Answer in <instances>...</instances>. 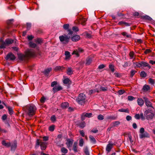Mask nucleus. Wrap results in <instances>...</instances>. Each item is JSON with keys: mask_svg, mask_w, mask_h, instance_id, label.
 <instances>
[{"mask_svg": "<svg viewBox=\"0 0 155 155\" xmlns=\"http://www.w3.org/2000/svg\"><path fill=\"white\" fill-rule=\"evenodd\" d=\"M144 115L147 120L152 119L154 116V114L151 111L149 110L145 111L144 113Z\"/></svg>", "mask_w": 155, "mask_h": 155, "instance_id": "6e6552de", "label": "nucleus"}, {"mask_svg": "<svg viewBox=\"0 0 155 155\" xmlns=\"http://www.w3.org/2000/svg\"><path fill=\"white\" fill-rule=\"evenodd\" d=\"M51 120L52 121H54L56 120V117L54 115L52 116L51 118Z\"/></svg>", "mask_w": 155, "mask_h": 155, "instance_id": "864d4df0", "label": "nucleus"}, {"mask_svg": "<svg viewBox=\"0 0 155 155\" xmlns=\"http://www.w3.org/2000/svg\"><path fill=\"white\" fill-rule=\"evenodd\" d=\"M7 118V116L6 114H4L2 116V119L3 120H6Z\"/></svg>", "mask_w": 155, "mask_h": 155, "instance_id": "338daca9", "label": "nucleus"}, {"mask_svg": "<svg viewBox=\"0 0 155 155\" xmlns=\"http://www.w3.org/2000/svg\"><path fill=\"white\" fill-rule=\"evenodd\" d=\"M34 38V37L32 35L28 36V40H31Z\"/></svg>", "mask_w": 155, "mask_h": 155, "instance_id": "774afa93", "label": "nucleus"}, {"mask_svg": "<svg viewBox=\"0 0 155 155\" xmlns=\"http://www.w3.org/2000/svg\"><path fill=\"white\" fill-rule=\"evenodd\" d=\"M35 54V52L33 50L28 49L25 51V54H18V57L20 60L23 61L27 60L30 57L34 56Z\"/></svg>", "mask_w": 155, "mask_h": 155, "instance_id": "f257e3e1", "label": "nucleus"}, {"mask_svg": "<svg viewBox=\"0 0 155 155\" xmlns=\"http://www.w3.org/2000/svg\"><path fill=\"white\" fill-rule=\"evenodd\" d=\"M79 126L80 127L83 128L85 126V123L84 122H82L80 124Z\"/></svg>", "mask_w": 155, "mask_h": 155, "instance_id": "ea45409f", "label": "nucleus"}, {"mask_svg": "<svg viewBox=\"0 0 155 155\" xmlns=\"http://www.w3.org/2000/svg\"><path fill=\"white\" fill-rule=\"evenodd\" d=\"M73 140L72 139H68L67 140L66 144L68 147H71L73 143Z\"/></svg>", "mask_w": 155, "mask_h": 155, "instance_id": "f3484780", "label": "nucleus"}, {"mask_svg": "<svg viewBox=\"0 0 155 155\" xmlns=\"http://www.w3.org/2000/svg\"><path fill=\"white\" fill-rule=\"evenodd\" d=\"M97 118L98 120H103L104 119V116L101 115H99L98 116Z\"/></svg>", "mask_w": 155, "mask_h": 155, "instance_id": "3c124183", "label": "nucleus"}, {"mask_svg": "<svg viewBox=\"0 0 155 155\" xmlns=\"http://www.w3.org/2000/svg\"><path fill=\"white\" fill-rule=\"evenodd\" d=\"M63 82L65 84H70L71 83V81L68 78H66L63 80Z\"/></svg>", "mask_w": 155, "mask_h": 155, "instance_id": "a878e982", "label": "nucleus"}, {"mask_svg": "<svg viewBox=\"0 0 155 155\" xmlns=\"http://www.w3.org/2000/svg\"><path fill=\"white\" fill-rule=\"evenodd\" d=\"M92 114L91 113H84L81 116V119L82 120H84L85 119V117H92Z\"/></svg>", "mask_w": 155, "mask_h": 155, "instance_id": "9d476101", "label": "nucleus"}, {"mask_svg": "<svg viewBox=\"0 0 155 155\" xmlns=\"http://www.w3.org/2000/svg\"><path fill=\"white\" fill-rule=\"evenodd\" d=\"M143 98L145 101V104L147 106L152 107L151 103L149 101L148 99L146 97H144Z\"/></svg>", "mask_w": 155, "mask_h": 155, "instance_id": "9b49d317", "label": "nucleus"}, {"mask_svg": "<svg viewBox=\"0 0 155 155\" xmlns=\"http://www.w3.org/2000/svg\"><path fill=\"white\" fill-rule=\"evenodd\" d=\"M51 70V68H48L46 69H45L44 71V73L46 75H47L48 74L50 71Z\"/></svg>", "mask_w": 155, "mask_h": 155, "instance_id": "2f4dec72", "label": "nucleus"}, {"mask_svg": "<svg viewBox=\"0 0 155 155\" xmlns=\"http://www.w3.org/2000/svg\"><path fill=\"white\" fill-rule=\"evenodd\" d=\"M150 89V87L148 85H145L142 88L144 92L149 91Z\"/></svg>", "mask_w": 155, "mask_h": 155, "instance_id": "412c9836", "label": "nucleus"}, {"mask_svg": "<svg viewBox=\"0 0 155 155\" xmlns=\"http://www.w3.org/2000/svg\"><path fill=\"white\" fill-rule=\"evenodd\" d=\"M83 50L81 48H79L78 50L74 51L72 54H75L77 57L79 56V54L80 53L82 52L83 51Z\"/></svg>", "mask_w": 155, "mask_h": 155, "instance_id": "ddd939ff", "label": "nucleus"}, {"mask_svg": "<svg viewBox=\"0 0 155 155\" xmlns=\"http://www.w3.org/2000/svg\"><path fill=\"white\" fill-rule=\"evenodd\" d=\"M140 75L142 77H145L146 76L147 74L144 71H142L140 74Z\"/></svg>", "mask_w": 155, "mask_h": 155, "instance_id": "f704fd0d", "label": "nucleus"}, {"mask_svg": "<svg viewBox=\"0 0 155 155\" xmlns=\"http://www.w3.org/2000/svg\"><path fill=\"white\" fill-rule=\"evenodd\" d=\"M124 92H125V91L124 90H120L118 91V93L120 95H121V94H123Z\"/></svg>", "mask_w": 155, "mask_h": 155, "instance_id": "6e6d98bb", "label": "nucleus"}, {"mask_svg": "<svg viewBox=\"0 0 155 155\" xmlns=\"http://www.w3.org/2000/svg\"><path fill=\"white\" fill-rule=\"evenodd\" d=\"M62 89V87L59 85H57L55 86L53 88V90L54 93L60 91Z\"/></svg>", "mask_w": 155, "mask_h": 155, "instance_id": "f8f14e48", "label": "nucleus"}, {"mask_svg": "<svg viewBox=\"0 0 155 155\" xmlns=\"http://www.w3.org/2000/svg\"><path fill=\"white\" fill-rule=\"evenodd\" d=\"M40 144L41 148L42 150H45L46 148L47 144L46 143L39 141V140L37 139L36 144V147H38Z\"/></svg>", "mask_w": 155, "mask_h": 155, "instance_id": "0eeeda50", "label": "nucleus"}, {"mask_svg": "<svg viewBox=\"0 0 155 155\" xmlns=\"http://www.w3.org/2000/svg\"><path fill=\"white\" fill-rule=\"evenodd\" d=\"M68 31L69 32L67 35H64L60 36L59 37V38L61 41L64 44L68 43L73 34V31L71 30H68Z\"/></svg>", "mask_w": 155, "mask_h": 155, "instance_id": "f03ea898", "label": "nucleus"}, {"mask_svg": "<svg viewBox=\"0 0 155 155\" xmlns=\"http://www.w3.org/2000/svg\"><path fill=\"white\" fill-rule=\"evenodd\" d=\"M140 137V138H142L144 137H149V134L147 132H144L143 133L140 134L139 135Z\"/></svg>", "mask_w": 155, "mask_h": 155, "instance_id": "dca6fc26", "label": "nucleus"}, {"mask_svg": "<svg viewBox=\"0 0 155 155\" xmlns=\"http://www.w3.org/2000/svg\"><path fill=\"white\" fill-rule=\"evenodd\" d=\"M10 146H11L12 150H15L17 147V143L16 142H14L12 144H11Z\"/></svg>", "mask_w": 155, "mask_h": 155, "instance_id": "b1692460", "label": "nucleus"}, {"mask_svg": "<svg viewBox=\"0 0 155 155\" xmlns=\"http://www.w3.org/2000/svg\"><path fill=\"white\" fill-rule=\"evenodd\" d=\"M73 73V71L71 68H68L67 69V74L68 75L72 74Z\"/></svg>", "mask_w": 155, "mask_h": 155, "instance_id": "cd10ccee", "label": "nucleus"}, {"mask_svg": "<svg viewBox=\"0 0 155 155\" xmlns=\"http://www.w3.org/2000/svg\"><path fill=\"white\" fill-rule=\"evenodd\" d=\"M2 144L7 147H9L11 145L10 143H6L5 140H3L2 141Z\"/></svg>", "mask_w": 155, "mask_h": 155, "instance_id": "bb28decb", "label": "nucleus"}, {"mask_svg": "<svg viewBox=\"0 0 155 155\" xmlns=\"http://www.w3.org/2000/svg\"><path fill=\"white\" fill-rule=\"evenodd\" d=\"M29 46L31 48H35L37 46L36 44L32 42H30L29 43Z\"/></svg>", "mask_w": 155, "mask_h": 155, "instance_id": "c756f323", "label": "nucleus"}, {"mask_svg": "<svg viewBox=\"0 0 155 155\" xmlns=\"http://www.w3.org/2000/svg\"><path fill=\"white\" fill-rule=\"evenodd\" d=\"M109 68L111 70V71L112 72H114V65L112 64H109Z\"/></svg>", "mask_w": 155, "mask_h": 155, "instance_id": "e433bc0d", "label": "nucleus"}, {"mask_svg": "<svg viewBox=\"0 0 155 155\" xmlns=\"http://www.w3.org/2000/svg\"><path fill=\"white\" fill-rule=\"evenodd\" d=\"M140 117L142 120H143L145 119V117L143 116V113H141L140 115Z\"/></svg>", "mask_w": 155, "mask_h": 155, "instance_id": "052dcab7", "label": "nucleus"}, {"mask_svg": "<svg viewBox=\"0 0 155 155\" xmlns=\"http://www.w3.org/2000/svg\"><path fill=\"white\" fill-rule=\"evenodd\" d=\"M15 57L14 55L12 53L8 54L5 58L6 60H14Z\"/></svg>", "mask_w": 155, "mask_h": 155, "instance_id": "1a4fd4ad", "label": "nucleus"}, {"mask_svg": "<svg viewBox=\"0 0 155 155\" xmlns=\"http://www.w3.org/2000/svg\"><path fill=\"white\" fill-rule=\"evenodd\" d=\"M118 111L121 112H126L128 113H129V110L128 109H121L118 110Z\"/></svg>", "mask_w": 155, "mask_h": 155, "instance_id": "7c9ffc66", "label": "nucleus"}, {"mask_svg": "<svg viewBox=\"0 0 155 155\" xmlns=\"http://www.w3.org/2000/svg\"><path fill=\"white\" fill-rule=\"evenodd\" d=\"M113 124L114 126H116L119 124L120 122L119 121H116L114 122Z\"/></svg>", "mask_w": 155, "mask_h": 155, "instance_id": "09e8293b", "label": "nucleus"}, {"mask_svg": "<svg viewBox=\"0 0 155 155\" xmlns=\"http://www.w3.org/2000/svg\"><path fill=\"white\" fill-rule=\"evenodd\" d=\"M46 100V98L44 97H42L40 99V101L42 103H44Z\"/></svg>", "mask_w": 155, "mask_h": 155, "instance_id": "c03bdc74", "label": "nucleus"}, {"mask_svg": "<svg viewBox=\"0 0 155 155\" xmlns=\"http://www.w3.org/2000/svg\"><path fill=\"white\" fill-rule=\"evenodd\" d=\"M134 99V98L132 96H129L128 97V99L129 101H132Z\"/></svg>", "mask_w": 155, "mask_h": 155, "instance_id": "603ef678", "label": "nucleus"}, {"mask_svg": "<svg viewBox=\"0 0 155 155\" xmlns=\"http://www.w3.org/2000/svg\"><path fill=\"white\" fill-rule=\"evenodd\" d=\"M134 53L133 52H130V53L129 55L131 58H134Z\"/></svg>", "mask_w": 155, "mask_h": 155, "instance_id": "13d9d810", "label": "nucleus"}, {"mask_svg": "<svg viewBox=\"0 0 155 155\" xmlns=\"http://www.w3.org/2000/svg\"><path fill=\"white\" fill-rule=\"evenodd\" d=\"M136 72V71L134 70H132L130 72L131 76L132 77Z\"/></svg>", "mask_w": 155, "mask_h": 155, "instance_id": "49530a36", "label": "nucleus"}, {"mask_svg": "<svg viewBox=\"0 0 155 155\" xmlns=\"http://www.w3.org/2000/svg\"><path fill=\"white\" fill-rule=\"evenodd\" d=\"M89 137L91 142L93 144H95L96 143V140L95 138L92 136L90 135Z\"/></svg>", "mask_w": 155, "mask_h": 155, "instance_id": "393cba45", "label": "nucleus"}, {"mask_svg": "<svg viewBox=\"0 0 155 155\" xmlns=\"http://www.w3.org/2000/svg\"><path fill=\"white\" fill-rule=\"evenodd\" d=\"M134 117L135 119L138 120L139 119L140 117V115L139 114H136L134 116Z\"/></svg>", "mask_w": 155, "mask_h": 155, "instance_id": "5fc2aeb1", "label": "nucleus"}, {"mask_svg": "<svg viewBox=\"0 0 155 155\" xmlns=\"http://www.w3.org/2000/svg\"><path fill=\"white\" fill-rule=\"evenodd\" d=\"M144 18L145 19H147L150 21L152 20V18L147 15H145L144 16Z\"/></svg>", "mask_w": 155, "mask_h": 155, "instance_id": "4d7b16f0", "label": "nucleus"}, {"mask_svg": "<svg viewBox=\"0 0 155 155\" xmlns=\"http://www.w3.org/2000/svg\"><path fill=\"white\" fill-rule=\"evenodd\" d=\"M54 129V125H51L49 127V130L50 131H53Z\"/></svg>", "mask_w": 155, "mask_h": 155, "instance_id": "a18cd8bd", "label": "nucleus"}, {"mask_svg": "<svg viewBox=\"0 0 155 155\" xmlns=\"http://www.w3.org/2000/svg\"><path fill=\"white\" fill-rule=\"evenodd\" d=\"M141 64L142 67V66L143 67H147V66L148 63L144 61H141Z\"/></svg>", "mask_w": 155, "mask_h": 155, "instance_id": "4c0bfd02", "label": "nucleus"}, {"mask_svg": "<svg viewBox=\"0 0 155 155\" xmlns=\"http://www.w3.org/2000/svg\"><path fill=\"white\" fill-rule=\"evenodd\" d=\"M72 30L74 31H78V27L74 26L72 28Z\"/></svg>", "mask_w": 155, "mask_h": 155, "instance_id": "e2e57ef3", "label": "nucleus"}, {"mask_svg": "<svg viewBox=\"0 0 155 155\" xmlns=\"http://www.w3.org/2000/svg\"><path fill=\"white\" fill-rule=\"evenodd\" d=\"M61 106L62 108L65 109L69 106V104L68 102L63 103L61 104Z\"/></svg>", "mask_w": 155, "mask_h": 155, "instance_id": "4be33fe9", "label": "nucleus"}, {"mask_svg": "<svg viewBox=\"0 0 155 155\" xmlns=\"http://www.w3.org/2000/svg\"><path fill=\"white\" fill-rule=\"evenodd\" d=\"M69 27V25L68 24H64L63 25V28L65 30H69L68 29Z\"/></svg>", "mask_w": 155, "mask_h": 155, "instance_id": "58836bf2", "label": "nucleus"}, {"mask_svg": "<svg viewBox=\"0 0 155 155\" xmlns=\"http://www.w3.org/2000/svg\"><path fill=\"white\" fill-rule=\"evenodd\" d=\"M149 83L151 84H154V81L153 79L151 78H150L149 79Z\"/></svg>", "mask_w": 155, "mask_h": 155, "instance_id": "8fccbe9b", "label": "nucleus"}, {"mask_svg": "<svg viewBox=\"0 0 155 155\" xmlns=\"http://www.w3.org/2000/svg\"><path fill=\"white\" fill-rule=\"evenodd\" d=\"M92 59L91 58H89L86 60V63L87 64H90L92 61Z\"/></svg>", "mask_w": 155, "mask_h": 155, "instance_id": "c9c22d12", "label": "nucleus"}, {"mask_svg": "<svg viewBox=\"0 0 155 155\" xmlns=\"http://www.w3.org/2000/svg\"><path fill=\"white\" fill-rule=\"evenodd\" d=\"M126 119L127 120L129 121L131 120L132 117H131L129 115L127 116L126 117Z\"/></svg>", "mask_w": 155, "mask_h": 155, "instance_id": "680f3d73", "label": "nucleus"}, {"mask_svg": "<svg viewBox=\"0 0 155 155\" xmlns=\"http://www.w3.org/2000/svg\"><path fill=\"white\" fill-rule=\"evenodd\" d=\"M84 152L87 155H89V152L88 151V149H87V147H86L85 148L84 150Z\"/></svg>", "mask_w": 155, "mask_h": 155, "instance_id": "de8ad7c7", "label": "nucleus"}, {"mask_svg": "<svg viewBox=\"0 0 155 155\" xmlns=\"http://www.w3.org/2000/svg\"><path fill=\"white\" fill-rule=\"evenodd\" d=\"M64 54L65 55V60H67L69 59L70 57V53L68 51H65Z\"/></svg>", "mask_w": 155, "mask_h": 155, "instance_id": "5701e85b", "label": "nucleus"}, {"mask_svg": "<svg viewBox=\"0 0 155 155\" xmlns=\"http://www.w3.org/2000/svg\"><path fill=\"white\" fill-rule=\"evenodd\" d=\"M77 102L79 104L83 105L86 101V96L83 94H80L76 99Z\"/></svg>", "mask_w": 155, "mask_h": 155, "instance_id": "39448f33", "label": "nucleus"}, {"mask_svg": "<svg viewBox=\"0 0 155 155\" xmlns=\"http://www.w3.org/2000/svg\"><path fill=\"white\" fill-rule=\"evenodd\" d=\"M113 144L109 143L106 147V150L108 152L110 151L113 147Z\"/></svg>", "mask_w": 155, "mask_h": 155, "instance_id": "2eb2a0df", "label": "nucleus"}, {"mask_svg": "<svg viewBox=\"0 0 155 155\" xmlns=\"http://www.w3.org/2000/svg\"><path fill=\"white\" fill-rule=\"evenodd\" d=\"M133 65L134 68H140L142 67L141 62H134Z\"/></svg>", "mask_w": 155, "mask_h": 155, "instance_id": "6ab92c4d", "label": "nucleus"}, {"mask_svg": "<svg viewBox=\"0 0 155 155\" xmlns=\"http://www.w3.org/2000/svg\"><path fill=\"white\" fill-rule=\"evenodd\" d=\"M43 139L44 141H47L48 140V137L47 136H44L43 137Z\"/></svg>", "mask_w": 155, "mask_h": 155, "instance_id": "69168bd1", "label": "nucleus"}, {"mask_svg": "<svg viewBox=\"0 0 155 155\" xmlns=\"http://www.w3.org/2000/svg\"><path fill=\"white\" fill-rule=\"evenodd\" d=\"M57 82L56 81H54L52 82L51 84V86L52 87H53L54 85H56L57 84Z\"/></svg>", "mask_w": 155, "mask_h": 155, "instance_id": "0e129e2a", "label": "nucleus"}, {"mask_svg": "<svg viewBox=\"0 0 155 155\" xmlns=\"http://www.w3.org/2000/svg\"><path fill=\"white\" fill-rule=\"evenodd\" d=\"M96 88L95 91L92 90L90 91V93L92 94L94 93L95 92H99L102 91H107V88L106 87H103L99 85H96Z\"/></svg>", "mask_w": 155, "mask_h": 155, "instance_id": "423d86ee", "label": "nucleus"}, {"mask_svg": "<svg viewBox=\"0 0 155 155\" xmlns=\"http://www.w3.org/2000/svg\"><path fill=\"white\" fill-rule=\"evenodd\" d=\"M61 152L64 153H66L68 152V150L64 147H62L61 149Z\"/></svg>", "mask_w": 155, "mask_h": 155, "instance_id": "473e14b6", "label": "nucleus"}, {"mask_svg": "<svg viewBox=\"0 0 155 155\" xmlns=\"http://www.w3.org/2000/svg\"><path fill=\"white\" fill-rule=\"evenodd\" d=\"M84 143V140L82 138H81L79 140V145L80 147H82Z\"/></svg>", "mask_w": 155, "mask_h": 155, "instance_id": "72a5a7b5", "label": "nucleus"}, {"mask_svg": "<svg viewBox=\"0 0 155 155\" xmlns=\"http://www.w3.org/2000/svg\"><path fill=\"white\" fill-rule=\"evenodd\" d=\"M122 34L124 36H126L127 38H129L130 37V35L128 34L127 33L125 32H122Z\"/></svg>", "mask_w": 155, "mask_h": 155, "instance_id": "a19ab883", "label": "nucleus"}, {"mask_svg": "<svg viewBox=\"0 0 155 155\" xmlns=\"http://www.w3.org/2000/svg\"><path fill=\"white\" fill-rule=\"evenodd\" d=\"M87 20L85 18H83L82 17H81L80 18V21L79 22L82 23L83 25H84L85 22Z\"/></svg>", "mask_w": 155, "mask_h": 155, "instance_id": "c85d7f7f", "label": "nucleus"}, {"mask_svg": "<svg viewBox=\"0 0 155 155\" xmlns=\"http://www.w3.org/2000/svg\"><path fill=\"white\" fill-rule=\"evenodd\" d=\"M36 110V108L35 106L33 104H31L26 107V112L28 114L29 116L34 115Z\"/></svg>", "mask_w": 155, "mask_h": 155, "instance_id": "7ed1b4c3", "label": "nucleus"}, {"mask_svg": "<svg viewBox=\"0 0 155 155\" xmlns=\"http://www.w3.org/2000/svg\"><path fill=\"white\" fill-rule=\"evenodd\" d=\"M13 40L11 39H6L5 41H3L2 39H0V48H5V47L13 43Z\"/></svg>", "mask_w": 155, "mask_h": 155, "instance_id": "20e7f679", "label": "nucleus"}, {"mask_svg": "<svg viewBox=\"0 0 155 155\" xmlns=\"http://www.w3.org/2000/svg\"><path fill=\"white\" fill-rule=\"evenodd\" d=\"M71 38L73 41H76L80 40V37L79 35H76L73 36L72 37L71 36Z\"/></svg>", "mask_w": 155, "mask_h": 155, "instance_id": "4468645a", "label": "nucleus"}, {"mask_svg": "<svg viewBox=\"0 0 155 155\" xmlns=\"http://www.w3.org/2000/svg\"><path fill=\"white\" fill-rule=\"evenodd\" d=\"M137 102L138 104L140 106H142L144 104V101L141 98H138L137 100Z\"/></svg>", "mask_w": 155, "mask_h": 155, "instance_id": "a211bd4d", "label": "nucleus"}, {"mask_svg": "<svg viewBox=\"0 0 155 155\" xmlns=\"http://www.w3.org/2000/svg\"><path fill=\"white\" fill-rule=\"evenodd\" d=\"M8 109L9 111V114L10 115H12L13 114V110L12 108L10 107H8Z\"/></svg>", "mask_w": 155, "mask_h": 155, "instance_id": "37998d69", "label": "nucleus"}, {"mask_svg": "<svg viewBox=\"0 0 155 155\" xmlns=\"http://www.w3.org/2000/svg\"><path fill=\"white\" fill-rule=\"evenodd\" d=\"M65 68L63 66H57L55 68L54 70L56 71H62Z\"/></svg>", "mask_w": 155, "mask_h": 155, "instance_id": "aec40b11", "label": "nucleus"}, {"mask_svg": "<svg viewBox=\"0 0 155 155\" xmlns=\"http://www.w3.org/2000/svg\"><path fill=\"white\" fill-rule=\"evenodd\" d=\"M36 42L38 44H41L42 42V40L41 39L38 38L36 40Z\"/></svg>", "mask_w": 155, "mask_h": 155, "instance_id": "79ce46f5", "label": "nucleus"}, {"mask_svg": "<svg viewBox=\"0 0 155 155\" xmlns=\"http://www.w3.org/2000/svg\"><path fill=\"white\" fill-rule=\"evenodd\" d=\"M144 132V129L143 127H141L140 130V134L143 133Z\"/></svg>", "mask_w": 155, "mask_h": 155, "instance_id": "bf43d9fd", "label": "nucleus"}]
</instances>
